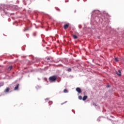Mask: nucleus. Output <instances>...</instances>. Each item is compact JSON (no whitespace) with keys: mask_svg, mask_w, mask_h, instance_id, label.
<instances>
[{"mask_svg":"<svg viewBox=\"0 0 124 124\" xmlns=\"http://www.w3.org/2000/svg\"><path fill=\"white\" fill-rule=\"evenodd\" d=\"M66 102H67V101H65V102L62 103L61 105H63V104H65V103H66Z\"/></svg>","mask_w":124,"mask_h":124,"instance_id":"14","label":"nucleus"},{"mask_svg":"<svg viewBox=\"0 0 124 124\" xmlns=\"http://www.w3.org/2000/svg\"><path fill=\"white\" fill-rule=\"evenodd\" d=\"M76 91L78 93H82V90H81V89L79 87L76 88Z\"/></svg>","mask_w":124,"mask_h":124,"instance_id":"2","label":"nucleus"},{"mask_svg":"<svg viewBox=\"0 0 124 124\" xmlns=\"http://www.w3.org/2000/svg\"><path fill=\"white\" fill-rule=\"evenodd\" d=\"M29 29H25V30H24V31H28Z\"/></svg>","mask_w":124,"mask_h":124,"instance_id":"16","label":"nucleus"},{"mask_svg":"<svg viewBox=\"0 0 124 124\" xmlns=\"http://www.w3.org/2000/svg\"><path fill=\"white\" fill-rule=\"evenodd\" d=\"M68 27H69V25L68 24H64L63 26L64 30H67V29H68Z\"/></svg>","mask_w":124,"mask_h":124,"instance_id":"5","label":"nucleus"},{"mask_svg":"<svg viewBox=\"0 0 124 124\" xmlns=\"http://www.w3.org/2000/svg\"><path fill=\"white\" fill-rule=\"evenodd\" d=\"M88 98V96L85 95L83 96V97L82 98V100H83L84 101H85V100H87V99Z\"/></svg>","mask_w":124,"mask_h":124,"instance_id":"7","label":"nucleus"},{"mask_svg":"<svg viewBox=\"0 0 124 124\" xmlns=\"http://www.w3.org/2000/svg\"><path fill=\"white\" fill-rule=\"evenodd\" d=\"M68 71H69V72H70V71H71V68H68Z\"/></svg>","mask_w":124,"mask_h":124,"instance_id":"13","label":"nucleus"},{"mask_svg":"<svg viewBox=\"0 0 124 124\" xmlns=\"http://www.w3.org/2000/svg\"><path fill=\"white\" fill-rule=\"evenodd\" d=\"M19 89V84H17L14 88V91H17Z\"/></svg>","mask_w":124,"mask_h":124,"instance_id":"6","label":"nucleus"},{"mask_svg":"<svg viewBox=\"0 0 124 124\" xmlns=\"http://www.w3.org/2000/svg\"><path fill=\"white\" fill-rule=\"evenodd\" d=\"M116 74H117V75H118V76H122V75L121 74V73H122V72L120 70H118V72H116Z\"/></svg>","mask_w":124,"mask_h":124,"instance_id":"4","label":"nucleus"},{"mask_svg":"<svg viewBox=\"0 0 124 124\" xmlns=\"http://www.w3.org/2000/svg\"><path fill=\"white\" fill-rule=\"evenodd\" d=\"M47 61H50V58H47Z\"/></svg>","mask_w":124,"mask_h":124,"instance_id":"17","label":"nucleus"},{"mask_svg":"<svg viewBox=\"0 0 124 124\" xmlns=\"http://www.w3.org/2000/svg\"><path fill=\"white\" fill-rule=\"evenodd\" d=\"M9 91H10V88H9V87H6V88L4 91V93H8Z\"/></svg>","mask_w":124,"mask_h":124,"instance_id":"3","label":"nucleus"},{"mask_svg":"<svg viewBox=\"0 0 124 124\" xmlns=\"http://www.w3.org/2000/svg\"><path fill=\"white\" fill-rule=\"evenodd\" d=\"M114 61H115V62H119V60H118V58L116 57L114 58Z\"/></svg>","mask_w":124,"mask_h":124,"instance_id":"12","label":"nucleus"},{"mask_svg":"<svg viewBox=\"0 0 124 124\" xmlns=\"http://www.w3.org/2000/svg\"><path fill=\"white\" fill-rule=\"evenodd\" d=\"M78 99H79L80 100H82V99H83V98H82V96L79 95V96H78Z\"/></svg>","mask_w":124,"mask_h":124,"instance_id":"11","label":"nucleus"},{"mask_svg":"<svg viewBox=\"0 0 124 124\" xmlns=\"http://www.w3.org/2000/svg\"><path fill=\"white\" fill-rule=\"evenodd\" d=\"M13 66H10L8 68V70H11V69H12L13 68Z\"/></svg>","mask_w":124,"mask_h":124,"instance_id":"9","label":"nucleus"},{"mask_svg":"<svg viewBox=\"0 0 124 124\" xmlns=\"http://www.w3.org/2000/svg\"><path fill=\"white\" fill-rule=\"evenodd\" d=\"M49 80L50 82H55L57 80V76H53L49 77Z\"/></svg>","mask_w":124,"mask_h":124,"instance_id":"1","label":"nucleus"},{"mask_svg":"<svg viewBox=\"0 0 124 124\" xmlns=\"http://www.w3.org/2000/svg\"><path fill=\"white\" fill-rule=\"evenodd\" d=\"M65 2H68V0H65Z\"/></svg>","mask_w":124,"mask_h":124,"instance_id":"18","label":"nucleus"},{"mask_svg":"<svg viewBox=\"0 0 124 124\" xmlns=\"http://www.w3.org/2000/svg\"><path fill=\"white\" fill-rule=\"evenodd\" d=\"M73 37L74 39H77V38H78V37L76 36V35H73Z\"/></svg>","mask_w":124,"mask_h":124,"instance_id":"8","label":"nucleus"},{"mask_svg":"<svg viewBox=\"0 0 124 124\" xmlns=\"http://www.w3.org/2000/svg\"><path fill=\"white\" fill-rule=\"evenodd\" d=\"M2 86H3V84H1L0 83V87H2Z\"/></svg>","mask_w":124,"mask_h":124,"instance_id":"15","label":"nucleus"},{"mask_svg":"<svg viewBox=\"0 0 124 124\" xmlns=\"http://www.w3.org/2000/svg\"><path fill=\"white\" fill-rule=\"evenodd\" d=\"M63 93H68V91H67V90L64 89L63 90Z\"/></svg>","mask_w":124,"mask_h":124,"instance_id":"10","label":"nucleus"}]
</instances>
